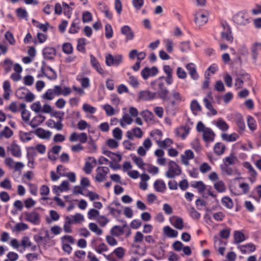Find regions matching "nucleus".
Listing matches in <instances>:
<instances>
[{
	"label": "nucleus",
	"instance_id": "obj_62",
	"mask_svg": "<svg viewBox=\"0 0 261 261\" xmlns=\"http://www.w3.org/2000/svg\"><path fill=\"white\" fill-rule=\"evenodd\" d=\"M99 216V212L94 208L91 209L88 212V217L89 219H93L97 218Z\"/></svg>",
	"mask_w": 261,
	"mask_h": 261
},
{
	"label": "nucleus",
	"instance_id": "obj_19",
	"mask_svg": "<svg viewBox=\"0 0 261 261\" xmlns=\"http://www.w3.org/2000/svg\"><path fill=\"white\" fill-rule=\"evenodd\" d=\"M35 134L39 138L44 139H49L51 133L49 130H46L42 128H38L35 131Z\"/></svg>",
	"mask_w": 261,
	"mask_h": 261
},
{
	"label": "nucleus",
	"instance_id": "obj_23",
	"mask_svg": "<svg viewBox=\"0 0 261 261\" xmlns=\"http://www.w3.org/2000/svg\"><path fill=\"white\" fill-rule=\"evenodd\" d=\"M186 68L188 70L191 77L194 80H197L199 75L196 71L195 66L193 63H189L186 65Z\"/></svg>",
	"mask_w": 261,
	"mask_h": 261
},
{
	"label": "nucleus",
	"instance_id": "obj_47",
	"mask_svg": "<svg viewBox=\"0 0 261 261\" xmlns=\"http://www.w3.org/2000/svg\"><path fill=\"white\" fill-rule=\"evenodd\" d=\"M216 126L222 131H226L229 128L227 123L222 119H219L216 123Z\"/></svg>",
	"mask_w": 261,
	"mask_h": 261
},
{
	"label": "nucleus",
	"instance_id": "obj_11",
	"mask_svg": "<svg viewBox=\"0 0 261 261\" xmlns=\"http://www.w3.org/2000/svg\"><path fill=\"white\" fill-rule=\"evenodd\" d=\"M121 33L125 36L126 41L132 40L135 37V34L128 25H124L121 28Z\"/></svg>",
	"mask_w": 261,
	"mask_h": 261
},
{
	"label": "nucleus",
	"instance_id": "obj_49",
	"mask_svg": "<svg viewBox=\"0 0 261 261\" xmlns=\"http://www.w3.org/2000/svg\"><path fill=\"white\" fill-rule=\"evenodd\" d=\"M141 115L146 121H150L153 119V113L148 110H145L141 113Z\"/></svg>",
	"mask_w": 261,
	"mask_h": 261
},
{
	"label": "nucleus",
	"instance_id": "obj_8",
	"mask_svg": "<svg viewBox=\"0 0 261 261\" xmlns=\"http://www.w3.org/2000/svg\"><path fill=\"white\" fill-rule=\"evenodd\" d=\"M69 140L71 142L80 141L81 143H84L87 142V135L85 133L77 134L74 132L70 135Z\"/></svg>",
	"mask_w": 261,
	"mask_h": 261
},
{
	"label": "nucleus",
	"instance_id": "obj_12",
	"mask_svg": "<svg viewBox=\"0 0 261 261\" xmlns=\"http://www.w3.org/2000/svg\"><path fill=\"white\" fill-rule=\"evenodd\" d=\"M158 72V69L155 67H152L151 68L146 67L141 71V75L143 78L146 80L150 76H154Z\"/></svg>",
	"mask_w": 261,
	"mask_h": 261
},
{
	"label": "nucleus",
	"instance_id": "obj_59",
	"mask_svg": "<svg viewBox=\"0 0 261 261\" xmlns=\"http://www.w3.org/2000/svg\"><path fill=\"white\" fill-rule=\"evenodd\" d=\"M62 50L66 54H71L73 52V47L70 43H65L62 45Z\"/></svg>",
	"mask_w": 261,
	"mask_h": 261
},
{
	"label": "nucleus",
	"instance_id": "obj_26",
	"mask_svg": "<svg viewBox=\"0 0 261 261\" xmlns=\"http://www.w3.org/2000/svg\"><path fill=\"white\" fill-rule=\"evenodd\" d=\"M90 62L92 66L96 69V70L99 73L101 74L104 73V70L101 67L99 63L93 55H91L90 56Z\"/></svg>",
	"mask_w": 261,
	"mask_h": 261
},
{
	"label": "nucleus",
	"instance_id": "obj_3",
	"mask_svg": "<svg viewBox=\"0 0 261 261\" xmlns=\"http://www.w3.org/2000/svg\"><path fill=\"white\" fill-rule=\"evenodd\" d=\"M181 169L179 166L174 161H170L168 165V170L165 175L169 178H172L181 173Z\"/></svg>",
	"mask_w": 261,
	"mask_h": 261
},
{
	"label": "nucleus",
	"instance_id": "obj_31",
	"mask_svg": "<svg viewBox=\"0 0 261 261\" xmlns=\"http://www.w3.org/2000/svg\"><path fill=\"white\" fill-rule=\"evenodd\" d=\"M239 248L240 250L243 253H249L255 250V246L252 243L245 245L240 246Z\"/></svg>",
	"mask_w": 261,
	"mask_h": 261
},
{
	"label": "nucleus",
	"instance_id": "obj_1",
	"mask_svg": "<svg viewBox=\"0 0 261 261\" xmlns=\"http://www.w3.org/2000/svg\"><path fill=\"white\" fill-rule=\"evenodd\" d=\"M196 129L198 132L202 133L203 139L205 142L214 141L215 134L211 128L206 127L202 122L200 121L197 123Z\"/></svg>",
	"mask_w": 261,
	"mask_h": 261
},
{
	"label": "nucleus",
	"instance_id": "obj_44",
	"mask_svg": "<svg viewBox=\"0 0 261 261\" xmlns=\"http://www.w3.org/2000/svg\"><path fill=\"white\" fill-rule=\"evenodd\" d=\"M132 160L139 168H140L144 170H145V167H146V164L144 163L142 159H141L140 157L134 156L132 157Z\"/></svg>",
	"mask_w": 261,
	"mask_h": 261
},
{
	"label": "nucleus",
	"instance_id": "obj_43",
	"mask_svg": "<svg viewBox=\"0 0 261 261\" xmlns=\"http://www.w3.org/2000/svg\"><path fill=\"white\" fill-rule=\"evenodd\" d=\"M157 94L158 96L163 100H169V99L168 96L169 91L166 88L159 90Z\"/></svg>",
	"mask_w": 261,
	"mask_h": 261
},
{
	"label": "nucleus",
	"instance_id": "obj_32",
	"mask_svg": "<svg viewBox=\"0 0 261 261\" xmlns=\"http://www.w3.org/2000/svg\"><path fill=\"white\" fill-rule=\"evenodd\" d=\"M215 239V247L218 250L219 253L223 255L225 248L224 245L221 246V244H222V241L220 240L217 236L214 237Z\"/></svg>",
	"mask_w": 261,
	"mask_h": 261
},
{
	"label": "nucleus",
	"instance_id": "obj_54",
	"mask_svg": "<svg viewBox=\"0 0 261 261\" xmlns=\"http://www.w3.org/2000/svg\"><path fill=\"white\" fill-rule=\"evenodd\" d=\"M145 167V170L150 174L154 175L158 174L159 172V168L152 165L146 164Z\"/></svg>",
	"mask_w": 261,
	"mask_h": 261
},
{
	"label": "nucleus",
	"instance_id": "obj_45",
	"mask_svg": "<svg viewBox=\"0 0 261 261\" xmlns=\"http://www.w3.org/2000/svg\"><path fill=\"white\" fill-rule=\"evenodd\" d=\"M32 133L20 131L19 134V138L22 142H25L32 139Z\"/></svg>",
	"mask_w": 261,
	"mask_h": 261
},
{
	"label": "nucleus",
	"instance_id": "obj_58",
	"mask_svg": "<svg viewBox=\"0 0 261 261\" xmlns=\"http://www.w3.org/2000/svg\"><path fill=\"white\" fill-rule=\"evenodd\" d=\"M222 203L224 206L228 208H231L233 205L231 199L228 197H223L222 199Z\"/></svg>",
	"mask_w": 261,
	"mask_h": 261
},
{
	"label": "nucleus",
	"instance_id": "obj_41",
	"mask_svg": "<svg viewBox=\"0 0 261 261\" xmlns=\"http://www.w3.org/2000/svg\"><path fill=\"white\" fill-rule=\"evenodd\" d=\"M225 146L222 143H216L214 147L215 152L218 155L222 154L225 150Z\"/></svg>",
	"mask_w": 261,
	"mask_h": 261
},
{
	"label": "nucleus",
	"instance_id": "obj_29",
	"mask_svg": "<svg viewBox=\"0 0 261 261\" xmlns=\"http://www.w3.org/2000/svg\"><path fill=\"white\" fill-rule=\"evenodd\" d=\"M41 71L43 73V75L46 76L49 80L55 79L57 77L56 72L50 67H47L46 72L44 71L43 68H41Z\"/></svg>",
	"mask_w": 261,
	"mask_h": 261
},
{
	"label": "nucleus",
	"instance_id": "obj_5",
	"mask_svg": "<svg viewBox=\"0 0 261 261\" xmlns=\"http://www.w3.org/2000/svg\"><path fill=\"white\" fill-rule=\"evenodd\" d=\"M25 220L34 225H38L40 222V216L39 213L35 211L24 213Z\"/></svg>",
	"mask_w": 261,
	"mask_h": 261
},
{
	"label": "nucleus",
	"instance_id": "obj_7",
	"mask_svg": "<svg viewBox=\"0 0 261 261\" xmlns=\"http://www.w3.org/2000/svg\"><path fill=\"white\" fill-rule=\"evenodd\" d=\"M213 97L211 92L208 93L206 97L203 99V102L205 107L211 112L212 114L215 115L217 114V111L213 108L212 102Z\"/></svg>",
	"mask_w": 261,
	"mask_h": 261
},
{
	"label": "nucleus",
	"instance_id": "obj_33",
	"mask_svg": "<svg viewBox=\"0 0 261 261\" xmlns=\"http://www.w3.org/2000/svg\"><path fill=\"white\" fill-rule=\"evenodd\" d=\"M224 165L228 166L235 164L238 162L237 158L233 154H230L223 160Z\"/></svg>",
	"mask_w": 261,
	"mask_h": 261
},
{
	"label": "nucleus",
	"instance_id": "obj_2",
	"mask_svg": "<svg viewBox=\"0 0 261 261\" xmlns=\"http://www.w3.org/2000/svg\"><path fill=\"white\" fill-rule=\"evenodd\" d=\"M232 19L234 23L242 26H245L251 21V18L248 12L245 10L238 12L233 15Z\"/></svg>",
	"mask_w": 261,
	"mask_h": 261
},
{
	"label": "nucleus",
	"instance_id": "obj_17",
	"mask_svg": "<svg viewBox=\"0 0 261 261\" xmlns=\"http://www.w3.org/2000/svg\"><path fill=\"white\" fill-rule=\"evenodd\" d=\"M88 161L86 162L83 170L86 174H90L92 171L93 166L92 165V164H96V160L93 157L88 158Z\"/></svg>",
	"mask_w": 261,
	"mask_h": 261
},
{
	"label": "nucleus",
	"instance_id": "obj_39",
	"mask_svg": "<svg viewBox=\"0 0 261 261\" xmlns=\"http://www.w3.org/2000/svg\"><path fill=\"white\" fill-rule=\"evenodd\" d=\"M214 188L220 193L224 192L226 191V186L222 180L217 181L214 185Z\"/></svg>",
	"mask_w": 261,
	"mask_h": 261
},
{
	"label": "nucleus",
	"instance_id": "obj_6",
	"mask_svg": "<svg viewBox=\"0 0 261 261\" xmlns=\"http://www.w3.org/2000/svg\"><path fill=\"white\" fill-rule=\"evenodd\" d=\"M222 27L223 29L221 33L222 38L226 41L232 42L233 37L230 27L226 23H222Z\"/></svg>",
	"mask_w": 261,
	"mask_h": 261
},
{
	"label": "nucleus",
	"instance_id": "obj_38",
	"mask_svg": "<svg viewBox=\"0 0 261 261\" xmlns=\"http://www.w3.org/2000/svg\"><path fill=\"white\" fill-rule=\"evenodd\" d=\"M103 153L115 162H119L122 159L120 154L115 153L110 151H105Z\"/></svg>",
	"mask_w": 261,
	"mask_h": 261
},
{
	"label": "nucleus",
	"instance_id": "obj_13",
	"mask_svg": "<svg viewBox=\"0 0 261 261\" xmlns=\"http://www.w3.org/2000/svg\"><path fill=\"white\" fill-rule=\"evenodd\" d=\"M7 149L11 152V154L15 157L20 158L21 156V150L19 146L16 144L12 143Z\"/></svg>",
	"mask_w": 261,
	"mask_h": 261
},
{
	"label": "nucleus",
	"instance_id": "obj_61",
	"mask_svg": "<svg viewBox=\"0 0 261 261\" xmlns=\"http://www.w3.org/2000/svg\"><path fill=\"white\" fill-rule=\"evenodd\" d=\"M164 42L165 44L166 48L167 51L169 53H172L173 50V41L170 39H166L164 40Z\"/></svg>",
	"mask_w": 261,
	"mask_h": 261
},
{
	"label": "nucleus",
	"instance_id": "obj_34",
	"mask_svg": "<svg viewBox=\"0 0 261 261\" xmlns=\"http://www.w3.org/2000/svg\"><path fill=\"white\" fill-rule=\"evenodd\" d=\"M47 124L50 128H55L57 130H62L63 127V125L60 121L55 122L51 119H50L48 121Z\"/></svg>",
	"mask_w": 261,
	"mask_h": 261
},
{
	"label": "nucleus",
	"instance_id": "obj_15",
	"mask_svg": "<svg viewBox=\"0 0 261 261\" xmlns=\"http://www.w3.org/2000/svg\"><path fill=\"white\" fill-rule=\"evenodd\" d=\"M194 157V153L191 150H186L183 154L181 155V162L186 166L189 165V160Z\"/></svg>",
	"mask_w": 261,
	"mask_h": 261
},
{
	"label": "nucleus",
	"instance_id": "obj_24",
	"mask_svg": "<svg viewBox=\"0 0 261 261\" xmlns=\"http://www.w3.org/2000/svg\"><path fill=\"white\" fill-rule=\"evenodd\" d=\"M261 50V43L258 42H254L252 44L251 47V52L252 58L253 60H256L258 54V50Z\"/></svg>",
	"mask_w": 261,
	"mask_h": 261
},
{
	"label": "nucleus",
	"instance_id": "obj_57",
	"mask_svg": "<svg viewBox=\"0 0 261 261\" xmlns=\"http://www.w3.org/2000/svg\"><path fill=\"white\" fill-rule=\"evenodd\" d=\"M56 96L54 90L52 89H49L43 94L42 98L47 100H52Z\"/></svg>",
	"mask_w": 261,
	"mask_h": 261
},
{
	"label": "nucleus",
	"instance_id": "obj_22",
	"mask_svg": "<svg viewBox=\"0 0 261 261\" xmlns=\"http://www.w3.org/2000/svg\"><path fill=\"white\" fill-rule=\"evenodd\" d=\"M153 187L156 192L163 193L166 189L165 182L161 179L156 180L153 184Z\"/></svg>",
	"mask_w": 261,
	"mask_h": 261
},
{
	"label": "nucleus",
	"instance_id": "obj_60",
	"mask_svg": "<svg viewBox=\"0 0 261 261\" xmlns=\"http://www.w3.org/2000/svg\"><path fill=\"white\" fill-rule=\"evenodd\" d=\"M92 20V15L89 11H84L82 14V21L84 23H87L91 21Z\"/></svg>",
	"mask_w": 261,
	"mask_h": 261
},
{
	"label": "nucleus",
	"instance_id": "obj_37",
	"mask_svg": "<svg viewBox=\"0 0 261 261\" xmlns=\"http://www.w3.org/2000/svg\"><path fill=\"white\" fill-rule=\"evenodd\" d=\"M192 187L196 188L200 193H203L206 189V186L202 181H196L191 185Z\"/></svg>",
	"mask_w": 261,
	"mask_h": 261
},
{
	"label": "nucleus",
	"instance_id": "obj_16",
	"mask_svg": "<svg viewBox=\"0 0 261 261\" xmlns=\"http://www.w3.org/2000/svg\"><path fill=\"white\" fill-rule=\"evenodd\" d=\"M155 94L149 91H142L138 94L139 98L143 100H149L155 98Z\"/></svg>",
	"mask_w": 261,
	"mask_h": 261
},
{
	"label": "nucleus",
	"instance_id": "obj_52",
	"mask_svg": "<svg viewBox=\"0 0 261 261\" xmlns=\"http://www.w3.org/2000/svg\"><path fill=\"white\" fill-rule=\"evenodd\" d=\"M234 239L236 243H240L245 240L244 234L240 231H236L234 233Z\"/></svg>",
	"mask_w": 261,
	"mask_h": 261
},
{
	"label": "nucleus",
	"instance_id": "obj_4",
	"mask_svg": "<svg viewBox=\"0 0 261 261\" xmlns=\"http://www.w3.org/2000/svg\"><path fill=\"white\" fill-rule=\"evenodd\" d=\"M123 57L121 55L113 56L109 54L106 56V63L109 66H118L122 62Z\"/></svg>",
	"mask_w": 261,
	"mask_h": 261
},
{
	"label": "nucleus",
	"instance_id": "obj_20",
	"mask_svg": "<svg viewBox=\"0 0 261 261\" xmlns=\"http://www.w3.org/2000/svg\"><path fill=\"white\" fill-rule=\"evenodd\" d=\"M68 186L69 182L67 181H63L60 186H54L53 191L58 195H59V193L67 191L68 190Z\"/></svg>",
	"mask_w": 261,
	"mask_h": 261
},
{
	"label": "nucleus",
	"instance_id": "obj_50",
	"mask_svg": "<svg viewBox=\"0 0 261 261\" xmlns=\"http://www.w3.org/2000/svg\"><path fill=\"white\" fill-rule=\"evenodd\" d=\"M77 49L82 53L85 52V46L86 44V40L85 38H80L77 40Z\"/></svg>",
	"mask_w": 261,
	"mask_h": 261
},
{
	"label": "nucleus",
	"instance_id": "obj_48",
	"mask_svg": "<svg viewBox=\"0 0 261 261\" xmlns=\"http://www.w3.org/2000/svg\"><path fill=\"white\" fill-rule=\"evenodd\" d=\"M13 135V132L12 130L8 126H6L4 129L0 133V139L3 137H5L6 138H10Z\"/></svg>",
	"mask_w": 261,
	"mask_h": 261
},
{
	"label": "nucleus",
	"instance_id": "obj_36",
	"mask_svg": "<svg viewBox=\"0 0 261 261\" xmlns=\"http://www.w3.org/2000/svg\"><path fill=\"white\" fill-rule=\"evenodd\" d=\"M239 135L236 133H232L230 135L228 134H222L221 135L222 139L227 142L235 141L239 138Z\"/></svg>",
	"mask_w": 261,
	"mask_h": 261
},
{
	"label": "nucleus",
	"instance_id": "obj_63",
	"mask_svg": "<svg viewBox=\"0 0 261 261\" xmlns=\"http://www.w3.org/2000/svg\"><path fill=\"white\" fill-rule=\"evenodd\" d=\"M144 238V236L141 232L137 231L134 235V242L135 243H141L142 242Z\"/></svg>",
	"mask_w": 261,
	"mask_h": 261
},
{
	"label": "nucleus",
	"instance_id": "obj_28",
	"mask_svg": "<svg viewBox=\"0 0 261 261\" xmlns=\"http://www.w3.org/2000/svg\"><path fill=\"white\" fill-rule=\"evenodd\" d=\"M80 20L79 19H74L71 24L69 29V33L70 34L77 33L80 29Z\"/></svg>",
	"mask_w": 261,
	"mask_h": 261
},
{
	"label": "nucleus",
	"instance_id": "obj_46",
	"mask_svg": "<svg viewBox=\"0 0 261 261\" xmlns=\"http://www.w3.org/2000/svg\"><path fill=\"white\" fill-rule=\"evenodd\" d=\"M89 228L91 231L95 233L98 236H100L102 233V230L99 228L95 223H89Z\"/></svg>",
	"mask_w": 261,
	"mask_h": 261
},
{
	"label": "nucleus",
	"instance_id": "obj_40",
	"mask_svg": "<svg viewBox=\"0 0 261 261\" xmlns=\"http://www.w3.org/2000/svg\"><path fill=\"white\" fill-rule=\"evenodd\" d=\"M171 97L175 102H179L185 100L181 93L175 90L172 91Z\"/></svg>",
	"mask_w": 261,
	"mask_h": 261
},
{
	"label": "nucleus",
	"instance_id": "obj_30",
	"mask_svg": "<svg viewBox=\"0 0 261 261\" xmlns=\"http://www.w3.org/2000/svg\"><path fill=\"white\" fill-rule=\"evenodd\" d=\"M133 121V118L128 114H124L120 120V124L121 126L124 127L126 125L130 124Z\"/></svg>",
	"mask_w": 261,
	"mask_h": 261
},
{
	"label": "nucleus",
	"instance_id": "obj_27",
	"mask_svg": "<svg viewBox=\"0 0 261 261\" xmlns=\"http://www.w3.org/2000/svg\"><path fill=\"white\" fill-rule=\"evenodd\" d=\"M20 108L21 110V115L22 119L25 122H29L30 120V113L25 109V105L24 103H21L20 105Z\"/></svg>",
	"mask_w": 261,
	"mask_h": 261
},
{
	"label": "nucleus",
	"instance_id": "obj_55",
	"mask_svg": "<svg viewBox=\"0 0 261 261\" xmlns=\"http://www.w3.org/2000/svg\"><path fill=\"white\" fill-rule=\"evenodd\" d=\"M113 253L115 254L118 258L122 259L125 255V249L121 247H118L113 251Z\"/></svg>",
	"mask_w": 261,
	"mask_h": 261
},
{
	"label": "nucleus",
	"instance_id": "obj_25",
	"mask_svg": "<svg viewBox=\"0 0 261 261\" xmlns=\"http://www.w3.org/2000/svg\"><path fill=\"white\" fill-rule=\"evenodd\" d=\"M189 133V128L186 126H181L175 130L176 135L184 139Z\"/></svg>",
	"mask_w": 261,
	"mask_h": 261
},
{
	"label": "nucleus",
	"instance_id": "obj_53",
	"mask_svg": "<svg viewBox=\"0 0 261 261\" xmlns=\"http://www.w3.org/2000/svg\"><path fill=\"white\" fill-rule=\"evenodd\" d=\"M74 241V239L71 236L65 235L61 238V244H73Z\"/></svg>",
	"mask_w": 261,
	"mask_h": 261
},
{
	"label": "nucleus",
	"instance_id": "obj_64",
	"mask_svg": "<svg viewBox=\"0 0 261 261\" xmlns=\"http://www.w3.org/2000/svg\"><path fill=\"white\" fill-rule=\"evenodd\" d=\"M190 107L192 111L199 112L201 110L200 105L196 100H194L191 101Z\"/></svg>",
	"mask_w": 261,
	"mask_h": 261
},
{
	"label": "nucleus",
	"instance_id": "obj_14",
	"mask_svg": "<svg viewBox=\"0 0 261 261\" xmlns=\"http://www.w3.org/2000/svg\"><path fill=\"white\" fill-rule=\"evenodd\" d=\"M208 20L207 16L202 13H197L195 14L194 21L196 24L199 26L205 24Z\"/></svg>",
	"mask_w": 261,
	"mask_h": 261
},
{
	"label": "nucleus",
	"instance_id": "obj_56",
	"mask_svg": "<svg viewBox=\"0 0 261 261\" xmlns=\"http://www.w3.org/2000/svg\"><path fill=\"white\" fill-rule=\"evenodd\" d=\"M122 134L123 133L122 130L118 127L114 128L113 130V136L117 141H120L121 140L122 138Z\"/></svg>",
	"mask_w": 261,
	"mask_h": 261
},
{
	"label": "nucleus",
	"instance_id": "obj_35",
	"mask_svg": "<svg viewBox=\"0 0 261 261\" xmlns=\"http://www.w3.org/2000/svg\"><path fill=\"white\" fill-rule=\"evenodd\" d=\"M163 231L167 237L170 238H175L178 235V232L169 226H165L163 228Z\"/></svg>",
	"mask_w": 261,
	"mask_h": 261
},
{
	"label": "nucleus",
	"instance_id": "obj_21",
	"mask_svg": "<svg viewBox=\"0 0 261 261\" xmlns=\"http://www.w3.org/2000/svg\"><path fill=\"white\" fill-rule=\"evenodd\" d=\"M44 58L47 59H52L56 54V51L53 47H45L42 51Z\"/></svg>",
	"mask_w": 261,
	"mask_h": 261
},
{
	"label": "nucleus",
	"instance_id": "obj_42",
	"mask_svg": "<svg viewBox=\"0 0 261 261\" xmlns=\"http://www.w3.org/2000/svg\"><path fill=\"white\" fill-rule=\"evenodd\" d=\"M174 219V221L171 223L172 225L178 229H182L184 226L182 219L178 217H175Z\"/></svg>",
	"mask_w": 261,
	"mask_h": 261
},
{
	"label": "nucleus",
	"instance_id": "obj_51",
	"mask_svg": "<svg viewBox=\"0 0 261 261\" xmlns=\"http://www.w3.org/2000/svg\"><path fill=\"white\" fill-rule=\"evenodd\" d=\"M220 168L223 174L231 175L233 173V169L229 166L222 164L220 166Z\"/></svg>",
	"mask_w": 261,
	"mask_h": 261
},
{
	"label": "nucleus",
	"instance_id": "obj_9",
	"mask_svg": "<svg viewBox=\"0 0 261 261\" xmlns=\"http://www.w3.org/2000/svg\"><path fill=\"white\" fill-rule=\"evenodd\" d=\"M109 169L106 167H98L96 169V175L95 176L96 180L98 182H101L105 179Z\"/></svg>",
	"mask_w": 261,
	"mask_h": 261
},
{
	"label": "nucleus",
	"instance_id": "obj_18",
	"mask_svg": "<svg viewBox=\"0 0 261 261\" xmlns=\"http://www.w3.org/2000/svg\"><path fill=\"white\" fill-rule=\"evenodd\" d=\"M45 119V117L42 115H37L30 121L29 124L33 128H35L41 124Z\"/></svg>",
	"mask_w": 261,
	"mask_h": 261
},
{
	"label": "nucleus",
	"instance_id": "obj_10",
	"mask_svg": "<svg viewBox=\"0 0 261 261\" xmlns=\"http://www.w3.org/2000/svg\"><path fill=\"white\" fill-rule=\"evenodd\" d=\"M143 133L139 127H135L126 132V137L129 139H133L134 137L141 138L143 136Z\"/></svg>",
	"mask_w": 261,
	"mask_h": 261
}]
</instances>
